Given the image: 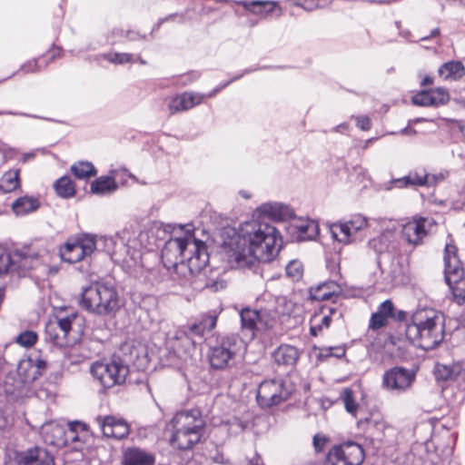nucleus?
I'll return each instance as SVG.
<instances>
[{
  "mask_svg": "<svg viewBox=\"0 0 465 465\" xmlns=\"http://www.w3.org/2000/svg\"><path fill=\"white\" fill-rule=\"evenodd\" d=\"M230 244L236 265L252 269L258 262L273 260L282 246V238L271 224L249 222L241 226Z\"/></svg>",
  "mask_w": 465,
  "mask_h": 465,
  "instance_id": "nucleus-1",
  "label": "nucleus"
},
{
  "mask_svg": "<svg viewBox=\"0 0 465 465\" xmlns=\"http://www.w3.org/2000/svg\"><path fill=\"white\" fill-rule=\"evenodd\" d=\"M444 315L434 309L418 310L407 325L406 336L417 347L433 350L444 339Z\"/></svg>",
  "mask_w": 465,
  "mask_h": 465,
  "instance_id": "nucleus-2",
  "label": "nucleus"
},
{
  "mask_svg": "<svg viewBox=\"0 0 465 465\" xmlns=\"http://www.w3.org/2000/svg\"><path fill=\"white\" fill-rule=\"evenodd\" d=\"M162 256L173 264L187 261L190 267L197 270L204 268L209 262L205 243L191 234L169 239L162 250Z\"/></svg>",
  "mask_w": 465,
  "mask_h": 465,
  "instance_id": "nucleus-3",
  "label": "nucleus"
},
{
  "mask_svg": "<svg viewBox=\"0 0 465 465\" xmlns=\"http://www.w3.org/2000/svg\"><path fill=\"white\" fill-rule=\"evenodd\" d=\"M171 443L180 450H190L203 434L205 421L197 409L177 412L171 420Z\"/></svg>",
  "mask_w": 465,
  "mask_h": 465,
  "instance_id": "nucleus-4",
  "label": "nucleus"
},
{
  "mask_svg": "<svg viewBox=\"0 0 465 465\" xmlns=\"http://www.w3.org/2000/svg\"><path fill=\"white\" fill-rule=\"evenodd\" d=\"M135 245V240H130L128 232L104 238L105 252L112 261L119 264L127 273L138 277L142 273L143 264L141 250Z\"/></svg>",
  "mask_w": 465,
  "mask_h": 465,
  "instance_id": "nucleus-5",
  "label": "nucleus"
},
{
  "mask_svg": "<svg viewBox=\"0 0 465 465\" xmlns=\"http://www.w3.org/2000/svg\"><path fill=\"white\" fill-rule=\"evenodd\" d=\"M79 305L89 312L106 315L119 309V295L112 282H96L83 289Z\"/></svg>",
  "mask_w": 465,
  "mask_h": 465,
  "instance_id": "nucleus-6",
  "label": "nucleus"
},
{
  "mask_svg": "<svg viewBox=\"0 0 465 465\" xmlns=\"http://www.w3.org/2000/svg\"><path fill=\"white\" fill-rule=\"evenodd\" d=\"M244 342L237 334H219L210 344L208 361L213 370L229 369L244 350Z\"/></svg>",
  "mask_w": 465,
  "mask_h": 465,
  "instance_id": "nucleus-7",
  "label": "nucleus"
},
{
  "mask_svg": "<svg viewBox=\"0 0 465 465\" xmlns=\"http://www.w3.org/2000/svg\"><path fill=\"white\" fill-rule=\"evenodd\" d=\"M84 318L76 312L65 316H57L54 322H50L45 328L48 339L60 347L75 341L84 331Z\"/></svg>",
  "mask_w": 465,
  "mask_h": 465,
  "instance_id": "nucleus-8",
  "label": "nucleus"
},
{
  "mask_svg": "<svg viewBox=\"0 0 465 465\" xmlns=\"http://www.w3.org/2000/svg\"><path fill=\"white\" fill-rule=\"evenodd\" d=\"M296 391V385L289 377L263 380L258 386L256 400L262 409L277 406L288 401Z\"/></svg>",
  "mask_w": 465,
  "mask_h": 465,
  "instance_id": "nucleus-9",
  "label": "nucleus"
},
{
  "mask_svg": "<svg viewBox=\"0 0 465 465\" xmlns=\"http://www.w3.org/2000/svg\"><path fill=\"white\" fill-rule=\"evenodd\" d=\"M444 278L458 303L465 302V289L460 286L465 278V271L458 256V249L450 240L444 248Z\"/></svg>",
  "mask_w": 465,
  "mask_h": 465,
  "instance_id": "nucleus-10",
  "label": "nucleus"
},
{
  "mask_svg": "<svg viewBox=\"0 0 465 465\" xmlns=\"http://www.w3.org/2000/svg\"><path fill=\"white\" fill-rule=\"evenodd\" d=\"M91 373L104 389L124 383L129 367L120 359L95 361L91 366Z\"/></svg>",
  "mask_w": 465,
  "mask_h": 465,
  "instance_id": "nucleus-11",
  "label": "nucleus"
},
{
  "mask_svg": "<svg viewBox=\"0 0 465 465\" xmlns=\"http://www.w3.org/2000/svg\"><path fill=\"white\" fill-rule=\"evenodd\" d=\"M256 69H246L242 72V74H237L232 77L231 80L227 81L223 84L214 88L207 94L193 93V92H184L180 94H176L169 98L167 103V108L170 114H175L177 113L187 111L194 107L195 105L200 104L204 98H212L217 93H219L222 89L228 86L231 83L240 79L243 74H249L251 72L255 71Z\"/></svg>",
  "mask_w": 465,
  "mask_h": 465,
  "instance_id": "nucleus-12",
  "label": "nucleus"
},
{
  "mask_svg": "<svg viewBox=\"0 0 465 465\" xmlns=\"http://www.w3.org/2000/svg\"><path fill=\"white\" fill-rule=\"evenodd\" d=\"M16 256L20 259L18 272L25 274L31 271H39L45 275L49 270L50 253L45 247H36L34 244L24 246Z\"/></svg>",
  "mask_w": 465,
  "mask_h": 465,
  "instance_id": "nucleus-13",
  "label": "nucleus"
},
{
  "mask_svg": "<svg viewBox=\"0 0 465 465\" xmlns=\"http://www.w3.org/2000/svg\"><path fill=\"white\" fill-rule=\"evenodd\" d=\"M364 460L362 447L348 441L333 446L328 452L324 465H361Z\"/></svg>",
  "mask_w": 465,
  "mask_h": 465,
  "instance_id": "nucleus-14",
  "label": "nucleus"
},
{
  "mask_svg": "<svg viewBox=\"0 0 465 465\" xmlns=\"http://www.w3.org/2000/svg\"><path fill=\"white\" fill-rule=\"evenodd\" d=\"M415 379V371L395 366L384 371L381 384L387 391L402 393L411 389Z\"/></svg>",
  "mask_w": 465,
  "mask_h": 465,
  "instance_id": "nucleus-15",
  "label": "nucleus"
},
{
  "mask_svg": "<svg viewBox=\"0 0 465 465\" xmlns=\"http://www.w3.org/2000/svg\"><path fill=\"white\" fill-rule=\"evenodd\" d=\"M95 250L94 237L84 236L74 242L68 241L60 248V256L68 263H75L90 256Z\"/></svg>",
  "mask_w": 465,
  "mask_h": 465,
  "instance_id": "nucleus-16",
  "label": "nucleus"
},
{
  "mask_svg": "<svg viewBox=\"0 0 465 465\" xmlns=\"http://www.w3.org/2000/svg\"><path fill=\"white\" fill-rule=\"evenodd\" d=\"M52 431L55 436L58 437L56 440L47 439L45 440L50 444L59 446L61 444L70 445L72 444V450L76 451H82L84 447V442L81 440L78 431H84L86 430V426L84 423L80 421H72L68 423V427L66 430H64L60 426L51 427Z\"/></svg>",
  "mask_w": 465,
  "mask_h": 465,
  "instance_id": "nucleus-17",
  "label": "nucleus"
},
{
  "mask_svg": "<svg viewBox=\"0 0 465 465\" xmlns=\"http://www.w3.org/2000/svg\"><path fill=\"white\" fill-rule=\"evenodd\" d=\"M367 226V220L362 215H355L350 221L334 223L331 232L332 237L340 242L350 243L356 240L355 234Z\"/></svg>",
  "mask_w": 465,
  "mask_h": 465,
  "instance_id": "nucleus-18",
  "label": "nucleus"
},
{
  "mask_svg": "<svg viewBox=\"0 0 465 465\" xmlns=\"http://www.w3.org/2000/svg\"><path fill=\"white\" fill-rule=\"evenodd\" d=\"M431 226L432 220L429 218H413L402 225L401 235L408 243L419 245L422 243Z\"/></svg>",
  "mask_w": 465,
  "mask_h": 465,
  "instance_id": "nucleus-19",
  "label": "nucleus"
},
{
  "mask_svg": "<svg viewBox=\"0 0 465 465\" xmlns=\"http://www.w3.org/2000/svg\"><path fill=\"white\" fill-rule=\"evenodd\" d=\"M264 316L265 313L250 308H243L241 311V329L247 338L252 340L257 331L269 328Z\"/></svg>",
  "mask_w": 465,
  "mask_h": 465,
  "instance_id": "nucleus-20",
  "label": "nucleus"
},
{
  "mask_svg": "<svg viewBox=\"0 0 465 465\" xmlns=\"http://www.w3.org/2000/svg\"><path fill=\"white\" fill-rule=\"evenodd\" d=\"M46 369V361L38 353H32L20 361L17 373L25 383H30L43 375Z\"/></svg>",
  "mask_w": 465,
  "mask_h": 465,
  "instance_id": "nucleus-21",
  "label": "nucleus"
},
{
  "mask_svg": "<svg viewBox=\"0 0 465 465\" xmlns=\"http://www.w3.org/2000/svg\"><path fill=\"white\" fill-rule=\"evenodd\" d=\"M450 100L447 89L443 87L423 90L412 96V104L419 106L439 107L446 104Z\"/></svg>",
  "mask_w": 465,
  "mask_h": 465,
  "instance_id": "nucleus-22",
  "label": "nucleus"
},
{
  "mask_svg": "<svg viewBox=\"0 0 465 465\" xmlns=\"http://www.w3.org/2000/svg\"><path fill=\"white\" fill-rule=\"evenodd\" d=\"M96 421L104 436L107 438L122 440L129 434V426L123 419L114 416H99Z\"/></svg>",
  "mask_w": 465,
  "mask_h": 465,
  "instance_id": "nucleus-23",
  "label": "nucleus"
},
{
  "mask_svg": "<svg viewBox=\"0 0 465 465\" xmlns=\"http://www.w3.org/2000/svg\"><path fill=\"white\" fill-rule=\"evenodd\" d=\"M16 465H53L54 458L45 448L35 447L19 452L15 457Z\"/></svg>",
  "mask_w": 465,
  "mask_h": 465,
  "instance_id": "nucleus-24",
  "label": "nucleus"
},
{
  "mask_svg": "<svg viewBox=\"0 0 465 465\" xmlns=\"http://www.w3.org/2000/svg\"><path fill=\"white\" fill-rule=\"evenodd\" d=\"M310 296L315 301H332L333 302L341 295L342 288L336 281L331 280L321 282L310 288Z\"/></svg>",
  "mask_w": 465,
  "mask_h": 465,
  "instance_id": "nucleus-25",
  "label": "nucleus"
},
{
  "mask_svg": "<svg viewBox=\"0 0 465 465\" xmlns=\"http://www.w3.org/2000/svg\"><path fill=\"white\" fill-rule=\"evenodd\" d=\"M257 212L262 218H268L274 222H282L293 218V210L281 203H267L257 208Z\"/></svg>",
  "mask_w": 465,
  "mask_h": 465,
  "instance_id": "nucleus-26",
  "label": "nucleus"
},
{
  "mask_svg": "<svg viewBox=\"0 0 465 465\" xmlns=\"http://www.w3.org/2000/svg\"><path fill=\"white\" fill-rule=\"evenodd\" d=\"M291 229L296 233L299 241H307L315 238L319 232L318 223L310 219H293L291 223Z\"/></svg>",
  "mask_w": 465,
  "mask_h": 465,
  "instance_id": "nucleus-27",
  "label": "nucleus"
},
{
  "mask_svg": "<svg viewBox=\"0 0 465 465\" xmlns=\"http://www.w3.org/2000/svg\"><path fill=\"white\" fill-rule=\"evenodd\" d=\"M241 4L246 10L255 15H261L263 17L270 15L280 17L282 15V8L272 1H242Z\"/></svg>",
  "mask_w": 465,
  "mask_h": 465,
  "instance_id": "nucleus-28",
  "label": "nucleus"
},
{
  "mask_svg": "<svg viewBox=\"0 0 465 465\" xmlns=\"http://www.w3.org/2000/svg\"><path fill=\"white\" fill-rule=\"evenodd\" d=\"M274 362L282 366H293L299 359V351L296 347L282 344L272 353Z\"/></svg>",
  "mask_w": 465,
  "mask_h": 465,
  "instance_id": "nucleus-29",
  "label": "nucleus"
},
{
  "mask_svg": "<svg viewBox=\"0 0 465 465\" xmlns=\"http://www.w3.org/2000/svg\"><path fill=\"white\" fill-rule=\"evenodd\" d=\"M20 253V249L13 251L0 245V276L6 274L9 271H17L20 259L16 256Z\"/></svg>",
  "mask_w": 465,
  "mask_h": 465,
  "instance_id": "nucleus-30",
  "label": "nucleus"
},
{
  "mask_svg": "<svg viewBox=\"0 0 465 465\" xmlns=\"http://www.w3.org/2000/svg\"><path fill=\"white\" fill-rule=\"evenodd\" d=\"M153 456L141 449L130 448L124 452L123 465H153Z\"/></svg>",
  "mask_w": 465,
  "mask_h": 465,
  "instance_id": "nucleus-31",
  "label": "nucleus"
},
{
  "mask_svg": "<svg viewBox=\"0 0 465 465\" xmlns=\"http://www.w3.org/2000/svg\"><path fill=\"white\" fill-rule=\"evenodd\" d=\"M434 375L437 381H450L460 376L465 378V370L459 363L453 365L436 364Z\"/></svg>",
  "mask_w": 465,
  "mask_h": 465,
  "instance_id": "nucleus-32",
  "label": "nucleus"
},
{
  "mask_svg": "<svg viewBox=\"0 0 465 465\" xmlns=\"http://www.w3.org/2000/svg\"><path fill=\"white\" fill-rule=\"evenodd\" d=\"M438 73L445 80L457 81L465 74V66L460 61H450L444 63Z\"/></svg>",
  "mask_w": 465,
  "mask_h": 465,
  "instance_id": "nucleus-33",
  "label": "nucleus"
},
{
  "mask_svg": "<svg viewBox=\"0 0 465 465\" xmlns=\"http://www.w3.org/2000/svg\"><path fill=\"white\" fill-rule=\"evenodd\" d=\"M40 206L38 198L34 196H22L12 204V210L16 215H25L36 211Z\"/></svg>",
  "mask_w": 465,
  "mask_h": 465,
  "instance_id": "nucleus-34",
  "label": "nucleus"
},
{
  "mask_svg": "<svg viewBox=\"0 0 465 465\" xmlns=\"http://www.w3.org/2000/svg\"><path fill=\"white\" fill-rule=\"evenodd\" d=\"M433 177L428 178L426 173L419 174L418 173H410L408 175L393 181L394 186L397 188H405L409 186H427L432 183Z\"/></svg>",
  "mask_w": 465,
  "mask_h": 465,
  "instance_id": "nucleus-35",
  "label": "nucleus"
},
{
  "mask_svg": "<svg viewBox=\"0 0 465 465\" xmlns=\"http://www.w3.org/2000/svg\"><path fill=\"white\" fill-rule=\"evenodd\" d=\"M20 187V170H9L0 179V192L12 193Z\"/></svg>",
  "mask_w": 465,
  "mask_h": 465,
  "instance_id": "nucleus-36",
  "label": "nucleus"
},
{
  "mask_svg": "<svg viewBox=\"0 0 465 465\" xmlns=\"http://www.w3.org/2000/svg\"><path fill=\"white\" fill-rule=\"evenodd\" d=\"M54 189L58 196L64 199L74 197L76 193L74 182L67 175L57 179L54 183Z\"/></svg>",
  "mask_w": 465,
  "mask_h": 465,
  "instance_id": "nucleus-37",
  "label": "nucleus"
},
{
  "mask_svg": "<svg viewBox=\"0 0 465 465\" xmlns=\"http://www.w3.org/2000/svg\"><path fill=\"white\" fill-rule=\"evenodd\" d=\"M117 184L114 178L101 176L91 183V192L94 194H105L115 191Z\"/></svg>",
  "mask_w": 465,
  "mask_h": 465,
  "instance_id": "nucleus-38",
  "label": "nucleus"
},
{
  "mask_svg": "<svg viewBox=\"0 0 465 465\" xmlns=\"http://www.w3.org/2000/svg\"><path fill=\"white\" fill-rule=\"evenodd\" d=\"M73 174L78 179H87L96 174L94 166L88 162H79L71 166Z\"/></svg>",
  "mask_w": 465,
  "mask_h": 465,
  "instance_id": "nucleus-39",
  "label": "nucleus"
},
{
  "mask_svg": "<svg viewBox=\"0 0 465 465\" xmlns=\"http://www.w3.org/2000/svg\"><path fill=\"white\" fill-rule=\"evenodd\" d=\"M346 354V348L344 345L322 347L319 349L317 355L318 360L323 361L333 357L336 359H341Z\"/></svg>",
  "mask_w": 465,
  "mask_h": 465,
  "instance_id": "nucleus-40",
  "label": "nucleus"
},
{
  "mask_svg": "<svg viewBox=\"0 0 465 465\" xmlns=\"http://www.w3.org/2000/svg\"><path fill=\"white\" fill-rule=\"evenodd\" d=\"M318 315H314L311 320L310 333L312 336H317L323 329L330 327L331 318L330 315H323L320 322H317Z\"/></svg>",
  "mask_w": 465,
  "mask_h": 465,
  "instance_id": "nucleus-41",
  "label": "nucleus"
},
{
  "mask_svg": "<svg viewBox=\"0 0 465 465\" xmlns=\"http://www.w3.org/2000/svg\"><path fill=\"white\" fill-rule=\"evenodd\" d=\"M38 340V335L34 331H25L15 337V342L22 347L29 348L34 346Z\"/></svg>",
  "mask_w": 465,
  "mask_h": 465,
  "instance_id": "nucleus-42",
  "label": "nucleus"
},
{
  "mask_svg": "<svg viewBox=\"0 0 465 465\" xmlns=\"http://www.w3.org/2000/svg\"><path fill=\"white\" fill-rule=\"evenodd\" d=\"M219 312L215 310L210 311L201 316L199 323L202 325L205 332L213 331L217 323Z\"/></svg>",
  "mask_w": 465,
  "mask_h": 465,
  "instance_id": "nucleus-43",
  "label": "nucleus"
},
{
  "mask_svg": "<svg viewBox=\"0 0 465 465\" xmlns=\"http://www.w3.org/2000/svg\"><path fill=\"white\" fill-rule=\"evenodd\" d=\"M341 397L343 401L346 411L354 415L358 410L359 405L354 399L352 390L350 388L344 389Z\"/></svg>",
  "mask_w": 465,
  "mask_h": 465,
  "instance_id": "nucleus-44",
  "label": "nucleus"
},
{
  "mask_svg": "<svg viewBox=\"0 0 465 465\" xmlns=\"http://www.w3.org/2000/svg\"><path fill=\"white\" fill-rule=\"evenodd\" d=\"M285 271L287 277L292 281H298L302 276L303 266L301 262L293 260L287 264Z\"/></svg>",
  "mask_w": 465,
  "mask_h": 465,
  "instance_id": "nucleus-45",
  "label": "nucleus"
},
{
  "mask_svg": "<svg viewBox=\"0 0 465 465\" xmlns=\"http://www.w3.org/2000/svg\"><path fill=\"white\" fill-rule=\"evenodd\" d=\"M132 54L128 53H109L104 54V58L117 64H124L132 61Z\"/></svg>",
  "mask_w": 465,
  "mask_h": 465,
  "instance_id": "nucleus-46",
  "label": "nucleus"
},
{
  "mask_svg": "<svg viewBox=\"0 0 465 465\" xmlns=\"http://www.w3.org/2000/svg\"><path fill=\"white\" fill-rule=\"evenodd\" d=\"M45 65V59L44 57H40L38 59L29 61L26 64H23L21 66V70H23L25 73H35L40 71Z\"/></svg>",
  "mask_w": 465,
  "mask_h": 465,
  "instance_id": "nucleus-47",
  "label": "nucleus"
},
{
  "mask_svg": "<svg viewBox=\"0 0 465 465\" xmlns=\"http://www.w3.org/2000/svg\"><path fill=\"white\" fill-rule=\"evenodd\" d=\"M388 319L385 315L376 312L372 313L370 319L369 327L372 330H378L380 328L384 327L388 323Z\"/></svg>",
  "mask_w": 465,
  "mask_h": 465,
  "instance_id": "nucleus-48",
  "label": "nucleus"
},
{
  "mask_svg": "<svg viewBox=\"0 0 465 465\" xmlns=\"http://www.w3.org/2000/svg\"><path fill=\"white\" fill-rule=\"evenodd\" d=\"M393 311L394 306L391 300H386L383 302H381L377 310V312L385 315L387 318H392L394 316Z\"/></svg>",
  "mask_w": 465,
  "mask_h": 465,
  "instance_id": "nucleus-49",
  "label": "nucleus"
},
{
  "mask_svg": "<svg viewBox=\"0 0 465 465\" xmlns=\"http://www.w3.org/2000/svg\"><path fill=\"white\" fill-rule=\"evenodd\" d=\"M329 442V438L324 436V435H321V434H316L314 437H313V447H314V450L316 452H322L324 448H325V445Z\"/></svg>",
  "mask_w": 465,
  "mask_h": 465,
  "instance_id": "nucleus-50",
  "label": "nucleus"
},
{
  "mask_svg": "<svg viewBox=\"0 0 465 465\" xmlns=\"http://www.w3.org/2000/svg\"><path fill=\"white\" fill-rule=\"evenodd\" d=\"M205 331L203 329L202 325L198 322H194L193 324H191L188 329H187V331L185 332V334L187 336H199V337H203L204 336L205 334Z\"/></svg>",
  "mask_w": 465,
  "mask_h": 465,
  "instance_id": "nucleus-51",
  "label": "nucleus"
},
{
  "mask_svg": "<svg viewBox=\"0 0 465 465\" xmlns=\"http://www.w3.org/2000/svg\"><path fill=\"white\" fill-rule=\"evenodd\" d=\"M356 121L357 126L363 131H368L371 127V121L368 116H358Z\"/></svg>",
  "mask_w": 465,
  "mask_h": 465,
  "instance_id": "nucleus-52",
  "label": "nucleus"
},
{
  "mask_svg": "<svg viewBox=\"0 0 465 465\" xmlns=\"http://www.w3.org/2000/svg\"><path fill=\"white\" fill-rule=\"evenodd\" d=\"M125 32L122 28L115 27L114 28L111 33L109 38L112 39V44H114L115 42L119 41L121 38H125Z\"/></svg>",
  "mask_w": 465,
  "mask_h": 465,
  "instance_id": "nucleus-53",
  "label": "nucleus"
},
{
  "mask_svg": "<svg viewBox=\"0 0 465 465\" xmlns=\"http://www.w3.org/2000/svg\"><path fill=\"white\" fill-rule=\"evenodd\" d=\"M382 238L378 237L370 241V245L375 249L377 252H383L387 249V245L381 242Z\"/></svg>",
  "mask_w": 465,
  "mask_h": 465,
  "instance_id": "nucleus-54",
  "label": "nucleus"
},
{
  "mask_svg": "<svg viewBox=\"0 0 465 465\" xmlns=\"http://www.w3.org/2000/svg\"><path fill=\"white\" fill-rule=\"evenodd\" d=\"M125 38L129 41H138V40H143L146 38L145 35H141L137 31L134 30H126L125 32Z\"/></svg>",
  "mask_w": 465,
  "mask_h": 465,
  "instance_id": "nucleus-55",
  "label": "nucleus"
},
{
  "mask_svg": "<svg viewBox=\"0 0 465 465\" xmlns=\"http://www.w3.org/2000/svg\"><path fill=\"white\" fill-rule=\"evenodd\" d=\"M204 287L210 289L213 292H217L220 289H223L225 287V285H224L223 282L214 281L212 282H207Z\"/></svg>",
  "mask_w": 465,
  "mask_h": 465,
  "instance_id": "nucleus-56",
  "label": "nucleus"
},
{
  "mask_svg": "<svg viewBox=\"0 0 465 465\" xmlns=\"http://www.w3.org/2000/svg\"><path fill=\"white\" fill-rule=\"evenodd\" d=\"M427 177L430 178V177H433V181H431L432 183H430L427 184V187H430V186H433L435 185L438 182L440 181H442L445 179V175L443 173H439V174H430V173H426Z\"/></svg>",
  "mask_w": 465,
  "mask_h": 465,
  "instance_id": "nucleus-57",
  "label": "nucleus"
},
{
  "mask_svg": "<svg viewBox=\"0 0 465 465\" xmlns=\"http://www.w3.org/2000/svg\"><path fill=\"white\" fill-rule=\"evenodd\" d=\"M200 76V74L198 73H191L189 74H186L184 75V77L186 78V80H184L183 84H186L188 83H192L193 81H194L195 79L199 78Z\"/></svg>",
  "mask_w": 465,
  "mask_h": 465,
  "instance_id": "nucleus-58",
  "label": "nucleus"
},
{
  "mask_svg": "<svg viewBox=\"0 0 465 465\" xmlns=\"http://www.w3.org/2000/svg\"><path fill=\"white\" fill-rule=\"evenodd\" d=\"M1 114L21 115V116H25V117L37 118L36 115L28 114H25V113L11 112V111L3 112V113H1Z\"/></svg>",
  "mask_w": 465,
  "mask_h": 465,
  "instance_id": "nucleus-59",
  "label": "nucleus"
},
{
  "mask_svg": "<svg viewBox=\"0 0 465 465\" xmlns=\"http://www.w3.org/2000/svg\"><path fill=\"white\" fill-rule=\"evenodd\" d=\"M439 35H440V28H434V29L430 32V35H428V36H424V37H421V38H420V40H421V41H427V40H429V39H430V38H432V37H436V36H438Z\"/></svg>",
  "mask_w": 465,
  "mask_h": 465,
  "instance_id": "nucleus-60",
  "label": "nucleus"
},
{
  "mask_svg": "<svg viewBox=\"0 0 465 465\" xmlns=\"http://www.w3.org/2000/svg\"><path fill=\"white\" fill-rule=\"evenodd\" d=\"M433 84V78L431 76H429V75H426L422 81H421V85H430Z\"/></svg>",
  "mask_w": 465,
  "mask_h": 465,
  "instance_id": "nucleus-61",
  "label": "nucleus"
},
{
  "mask_svg": "<svg viewBox=\"0 0 465 465\" xmlns=\"http://www.w3.org/2000/svg\"><path fill=\"white\" fill-rule=\"evenodd\" d=\"M250 465H263L260 457L253 458L250 460Z\"/></svg>",
  "mask_w": 465,
  "mask_h": 465,
  "instance_id": "nucleus-62",
  "label": "nucleus"
},
{
  "mask_svg": "<svg viewBox=\"0 0 465 465\" xmlns=\"http://www.w3.org/2000/svg\"><path fill=\"white\" fill-rule=\"evenodd\" d=\"M174 16H176V15H169V16H167V17H165V18H163V19L159 20L158 25H157V27H159V25H160L162 23L166 22V21H169V20L173 19Z\"/></svg>",
  "mask_w": 465,
  "mask_h": 465,
  "instance_id": "nucleus-63",
  "label": "nucleus"
},
{
  "mask_svg": "<svg viewBox=\"0 0 465 465\" xmlns=\"http://www.w3.org/2000/svg\"><path fill=\"white\" fill-rule=\"evenodd\" d=\"M401 133L402 134H409L415 133V131H414V130H412V129H409V128H407V127H406V128H403V129L401 131Z\"/></svg>",
  "mask_w": 465,
  "mask_h": 465,
  "instance_id": "nucleus-64",
  "label": "nucleus"
}]
</instances>
